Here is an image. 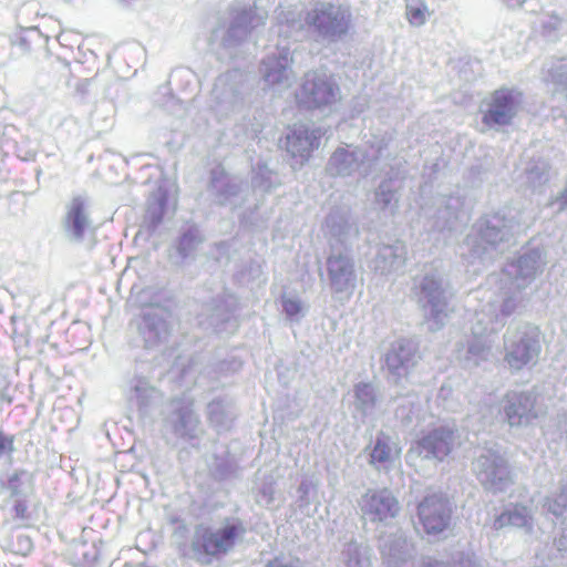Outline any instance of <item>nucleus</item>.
I'll use <instances>...</instances> for the list:
<instances>
[{
	"instance_id": "obj_3",
	"label": "nucleus",
	"mask_w": 567,
	"mask_h": 567,
	"mask_svg": "<svg viewBox=\"0 0 567 567\" xmlns=\"http://www.w3.org/2000/svg\"><path fill=\"white\" fill-rule=\"evenodd\" d=\"M518 227L514 217L501 212L481 217L473 225L478 241L473 245L472 255L482 258L488 250L503 252L509 246Z\"/></svg>"
},
{
	"instance_id": "obj_24",
	"label": "nucleus",
	"mask_w": 567,
	"mask_h": 567,
	"mask_svg": "<svg viewBox=\"0 0 567 567\" xmlns=\"http://www.w3.org/2000/svg\"><path fill=\"white\" fill-rule=\"evenodd\" d=\"M12 516L14 519L24 522L30 518L28 504L24 499H18L12 507Z\"/></svg>"
},
{
	"instance_id": "obj_35",
	"label": "nucleus",
	"mask_w": 567,
	"mask_h": 567,
	"mask_svg": "<svg viewBox=\"0 0 567 567\" xmlns=\"http://www.w3.org/2000/svg\"><path fill=\"white\" fill-rule=\"evenodd\" d=\"M329 264H330V272L332 274V272H333V265H332V261L330 260V261H329Z\"/></svg>"
},
{
	"instance_id": "obj_34",
	"label": "nucleus",
	"mask_w": 567,
	"mask_h": 567,
	"mask_svg": "<svg viewBox=\"0 0 567 567\" xmlns=\"http://www.w3.org/2000/svg\"><path fill=\"white\" fill-rule=\"evenodd\" d=\"M346 154H347V152H346V151H339V152H336V153H334L333 157H336V158H337V157L342 156V155H346Z\"/></svg>"
},
{
	"instance_id": "obj_19",
	"label": "nucleus",
	"mask_w": 567,
	"mask_h": 567,
	"mask_svg": "<svg viewBox=\"0 0 567 567\" xmlns=\"http://www.w3.org/2000/svg\"><path fill=\"white\" fill-rule=\"evenodd\" d=\"M429 14V8L422 0H413L406 4L405 17L410 24L414 27L424 24Z\"/></svg>"
},
{
	"instance_id": "obj_27",
	"label": "nucleus",
	"mask_w": 567,
	"mask_h": 567,
	"mask_svg": "<svg viewBox=\"0 0 567 567\" xmlns=\"http://www.w3.org/2000/svg\"><path fill=\"white\" fill-rule=\"evenodd\" d=\"M487 169L482 165L473 166L470 169V179L472 186H477L483 182L484 176L486 175Z\"/></svg>"
},
{
	"instance_id": "obj_25",
	"label": "nucleus",
	"mask_w": 567,
	"mask_h": 567,
	"mask_svg": "<svg viewBox=\"0 0 567 567\" xmlns=\"http://www.w3.org/2000/svg\"><path fill=\"white\" fill-rule=\"evenodd\" d=\"M14 452V436L8 435L0 430V457Z\"/></svg>"
},
{
	"instance_id": "obj_13",
	"label": "nucleus",
	"mask_w": 567,
	"mask_h": 567,
	"mask_svg": "<svg viewBox=\"0 0 567 567\" xmlns=\"http://www.w3.org/2000/svg\"><path fill=\"white\" fill-rule=\"evenodd\" d=\"M452 445L453 433L445 429H437L430 432L417 443L420 454L437 460L446 457L452 451Z\"/></svg>"
},
{
	"instance_id": "obj_14",
	"label": "nucleus",
	"mask_w": 567,
	"mask_h": 567,
	"mask_svg": "<svg viewBox=\"0 0 567 567\" xmlns=\"http://www.w3.org/2000/svg\"><path fill=\"white\" fill-rule=\"evenodd\" d=\"M554 175L550 163L545 158H532L524 168V184L534 193H544Z\"/></svg>"
},
{
	"instance_id": "obj_12",
	"label": "nucleus",
	"mask_w": 567,
	"mask_h": 567,
	"mask_svg": "<svg viewBox=\"0 0 567 567\" xmlns=\"http://www.w3.org/2000/svg\"><path fill=\"white\" fill-rule=\"evenodd\" d=\"M544 79L553 84L551 97L567 105V62L566 59L550 58L542 68Z\"/></svg>"
},
{
	"instance_id": "obj_26",
	"label": "nucleus",
	"mask_w": 567,
	"mask_h": 567,
	"mask_svg": "<svg viewBox=\"0 0 567 567\" xmlns=\"http://www.w3.org/2000/svg\"><path fill=\"white\" fill-rule=\"evenodd\" d=\"M23 471H16L8 478V488L11 495H18L20 493V480L23 475Z\"/></svg>"
},
{
	"instance_id": "obj_17",
	"label": "nucleus",
	"mask_w": 567,
	"mask_h": 567,
	"mask_svg": "<svg viewBox=\"0 0 567 567\" xmlns=\"http://www.w3.org/2000/svg\"><path fill=\"white\" fill-rule=\"evenodd\" d=\"M524 285L512 282L503 293V299L499 306V313L502 317H509L513 315H523L528 306V299L524 293Z\"/></svg>"
},
{
	"instance_id": "obj_7",
	"label": "nucleus",
	"mask_w": 567,
	"mask_h": 567,
	"mask_svg": "<svg viewBox=\"0 0 567 567\" xmlns=\"http://www.w3.org/2000/svg\"><path fill=\"white\" fill-rule=\"evenodd\" d=\"M339 96V87L324 73L308 72L295 94L299 110L312 111L334 103Z\"/></svg>"
},
{
	"instance_id": "obj_22",
	"label": "nucleus",
	"mask_w": 567,
	"mask_h": 567,
	"mask_svg": "<svg viewBox=\"0 0 567 567\" xmlns=\"http://www.w3.org/2000/svg\"><path fill=\"white\" fill-rule=\"evenodd\" d=\"M422 291L429 298V301L433 303V299L441 296L440 285L434 277H425L422 284Z\"/></svg>"
},
{
	"instance_id": "obj_31",
	"label": "nucleus",
	"mask_w": 567,
	"mask_h": 567,
	"mask_svg": "<svg viewBox=\"0 0 567 567\" xmlns=\"http://www.w3.org/2000/svg\"><path fill=\"white\" fill-rule=\"evenodd\" d=\"M509 9H519L526 0H502Z\"/></svg>"
},
{
	"instance_id": "obj_30",
	"label": "nucleus",
	"mask_w": 567,
	"mask_h": 567,
	"mask_svg": "<svg viewBox=\"0 0 567 567\" xmlns=\"http://www.w3.org/2000/svg\"><path fill=\"white\" fill-rule=\"evenodd\" d=\"M555 547L558 551L567 553V536L561 535L559 538L555 539Z\"/></svg>"
},
{
	"instance_id": "obj_10",
	"label": "nucleus",
	"mask_w": 567,
	"mask_h": 567,
	"mask_svg": "<svg viewBox=\"0 0 567 567\" xmlns=\"http://www.w3.org/2000/svg\"><path fill=\"white\" fill-rule=\"evenodd\" d=\"M401 511L398 498L388 488L369 489L361 502V512L373 523H384L395 518Z\"/></svg>"
},
{
	"instance_id": "obj_20",
	"label": "nucleus",
	"mask_w": 567,
	"mask_h": 567,
	"mask_svg": "<svg viewBox=\"0 0 567 567\" xmlns=\"http://www.w3.org/2000/svg\"><path fill=\"white\" fill-rule=\"evenodd\" d=\"M545 507L556 517H560L567 511V482H560L559 493L554 498H548Z\"/></svg>"
},
{
	"instance_id": "obj_15",
	"label": "nucleus",
	"mask_w": 567,
	"mask_h": 567,
	"mask_svg": "<svg viewBox=\"0 0 567 567\" xmlns=\"http://www.w3.org/2000/svg\"><path fill=\"white\" fill-rule=\"evenodd\" d=\"M504 527L523 528L526 533H530L533 529L530 509L522 504L511 505L497 515L493 523L494 529H502Z\"/></svg>"
},
{
	"instance_id": "obj_9",
	"label": "nucleus",
	"mask_w": 567,
	"mask_h": 567,
	"mask_svg": "<svg viewBox=\"0 0 567 567\" xmlns=\"http://www.w3.org/2000/svg\"><path fill=\"white\" fill-rule=\"evenodd\" d=\"M536 395L528 391H511L503 400V412L511 427L528 426L538 414L535 409Z\"/></svg>"
},
{
	"instance_id": "obj_8",
	"label": "nucleus",
	"mask_w": 567,
	"mask_h": 567,
	"mask_svg": "<svg viewBox=\"0 0 567 567\" xmlns=\"http://www.w3.org/2000/svg\"><path fill=\"white\" fill-rule=\"evenodd\" d=\"M417 516L419 523L427 535L442 534L451 526V503L442 495H427L417 506Z\"/></svg>"
},
{
	"instance_id": "obj_6",
	"label": "nucleus",
	"mask_w": 567,
	"mask_h": 567,
	"mask_svg": "<svg viewBox=\"0 0 567 567\" xmlns=\"http://www.w3.org/2000/svg\"><path fill=\"white\" fill-rule=\"evenodd\" d=\"M524 93L517 87L502 86L484 101L482 122L489 128L512 125L524 109Z\"/></svg>"
},
{
	"instance_id": "obj_2",
	"label": "nucleus",
	"mask_w": 567,
	"mask_h": 567,
	"mask_svg": "<svg viewBox=\"0 0 567 567\" xmlns=\"http://www.w3.org/2000/svg\"><path fill=\"white\" fill-rule=\"evenodd\" d=\"M245 532L246 528L238 519H226L217 529L198 527L192 542L196 561L203 566L210 565L215 558L233 550Z\"/></svg>"
},
{
	"instance_id": "obj_23",
	"label": "nucleus",
	"mask_w": 567,
	"mask_h": 567,
	"mask_svg": "<svg viewBox=\"0 0 567 567\" xmlns=\"http://www.w3.org/2000/svg\"><path fill=\"white\" fill-rule=\"evenodd\" d=\"M282 60L285 61V63L280 64V70L277 73L272 72L271 70L269 72H267L266 80L269 83H271V84L279 83L284 79V74L291 62V58L289 56L288 51L282 55Z\"/></svg>"
},
{
	"instance_id": "obj_33",
	"label": "nucleus",
	"mask_w": 567,
	"mask_h": 567,
	"mask_svg": "<svg viewBox=\"0 0 567 567\" xmlns=\"http://www.w3.org/2000/svg\"><path fill=\"white\" fill-rule=\"evenodd\" d=\"M560 24V20L556 19L555 22H549L548 24H545V28H551L554 30L558 29Z\"/></svg>"
},
{
	"instance_id": "obj_28",
	"label": "nucleus",
	"mask_w": 567,
	"mask_h": 567,
	"mask_svg": "<svg viewBox=\"0 0 567 567\" xmlns=\"http://www.w3.org/2000/svg\"><path fill=\"white\" fill-rule=\"evenodd\" d=\"M282 307H284L285 312L289 317H293V316L298 315L301 310L300 302L298 300H293V299L284 300Z\"/></svg>"
},
{
	"instance_id": "obj_18",
	"label": "nucleus",
	"mask_w": 567,
	"mask_h": 567,
	"mask_svg": "<svg viewBox=\"0 0 567 567\" xmlns=\"http://www.w3.org/2000/svg\"><path fill=\"white\" fill-rule=\"evenodd\" d=\"M392 454L399 456L401 454V449L395 446L391 447L389 437L382 434L378 436L375 445L371 452V463H380L383 464L385 462L391 461Z\"/></svg>"
},
{
	"instance_id": "obj_29",
	"label": "nucleus",
	"mask_w": 567,
	"mask_h": 567,
	"mask_svg": "<svg viewBox=\"0 0 567 567\" xmlns=\"http://www.w3.org/2000/svg\"><path fill=\"white\" fill-rule=\"evenodd\" d=\"M489 353V349L485 348L484 346L480 343H474L468 347V354L477 355L481 359H486V357Z\"/></svg>"
},
{
	"instance_id": "obj_4",
	"label": "nucleus",
	"mask_w": 567,
	"mask_h": 567,
	"mask_svg": "<svg viewBox=\"0 0 567 567\" xmlns=\"http://www.w3.org/2000/svg\"><path fill=\"white\" fill-rule=\"evenodd\" d=\"M472 472L484 489L493 494L503 493L514 484L508 461L495 445L478 447L474 452Z\"/></svg>"
},
{
	"instance_id": "obj_1",
	"label": "nucleus",
	"mask_w": 567,
	"mask_h": 567,
	"mask_svg": "<svg viewBox=\"0 0 567 567\" xmlns=\"http://www.w3.org/2000/svg\"><path fill=\"white\" fill-rule=\"evenodd\" d=\"M503 344L504 361L512 370L535 365L542 351L540 330L530 322L513 320L503 336Z\"/></svg>"
},
{
	"instance_id": "obj_21",
	"label": "nucleus",
	"mask_w": 567,
	"mask_h": 567,
	"mask_svg": "<svg viewBox=\"0 0 567 567\" xmlns=\"http://www.w3.org/2000/svg\"><path fill=\"white\" fill-rule=\"evenodd\" d=\"M483 73L482 64L478 60H468L465 65H463V79L465 81H474Z\"/></svg>"
},
{
	"instance_id": "obj_32",
	"label": "nucleus",
	"mask_w": 567,
	"mask_h": 567,
	"mask_svg": "<svg viewBox=\"0 0 567 567\" xmlns=\"http://www.w3.org/2000/svg\"><path fill=\"white\" fill-rule=\"evenodd\" d=\"M463 567H482L477 561L463 557Z\"/></svg>"
},
{
	"instance_id": "obj_11",
	"label": "nucleus",
	"mask_w": 567,
	"mask_h": 567,
	"mask_svg": "<svg viewBox=\"0 0 567 567\" xmlns=\"http://www.w3.org/2000/svg\"><path fill=\"white\" fill-rule=\"evenodd\" d=\"M546 265L545 251L540 247L525 249L516 260L508 262L504 274L508 277L532 281L543 272Z\"/></svg>"
},
{
	"instance_id": "obj_5",
	"label": "nucleus",
	"mask_w": 567,
	"mask_h": 567,
	"mask_svg": "<svg viewBox=\"0 0 567 567\" xmlns=\"http://www.w3.org/2000/svg\"><path fill=\"white\" fill-rule=\"evenodd\" d=\"M305 25L330 41L347 35L351 29V13L341 4L318 2L305 16Z\"/></svg>"
},
{
	"instance_id": "obj_16",
	"label": "nucleus",
	"mask_w": 567,
	"mask_h": 567,
	"mask_svg": "<svg viewBox=\"0 0 567 567\" xmlns=\"http://www.w3.org/2000/svg\"><path fill=\"white\" fill-rule=\"evenodd\" d=\"M65 224L76 239H81L84 236L85 229L89 227V218L86 203L82 197L75 196L70 202Z\"/></svg>"
}]
</instances>
